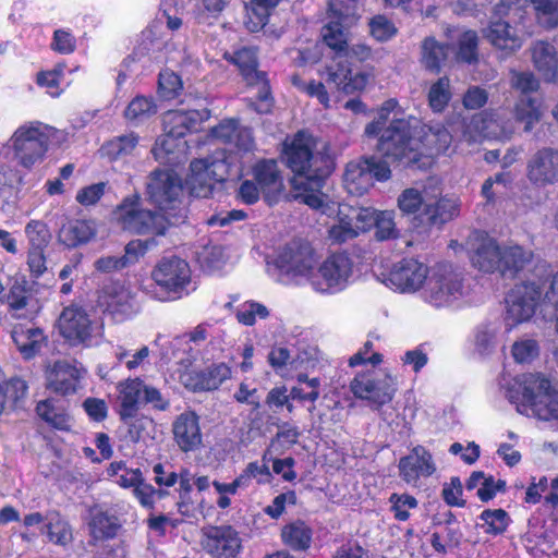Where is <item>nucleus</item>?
Masks as SVG:
<instances>
[{"label": "nucleus", "mask_w": 558, "mask_h": 558, "mask_svg": "<svg viewBox=\"0 0 558 558\" xmlns=\"http://www.w3.org/2000/svg\"><path fill=\"white\" fill-rule=\"evenodd\" d=\"M398 104L389 99L378 110L377 118L365 126L367 137H378L377 150L386 158L405 167L428 168L434 157L445 153L452 135L442 128L429 129L424 140L411 135L408 120L398 118Z\"/></svg>", "instance_id": "obj_1"}, {"label": "nucleus", "mask_w": 558, "mask_h": 558, "mask_svg": "<svg viewBox=\"0 0 558 558\" xmlns=\"http://www.w3.org/2000/svg\"><path fill=\"white\" fill-rule=\"evenodd\" d=\"M180 177L172 170H156L148 179L146 194L159 211L145 210L140 207L137 195L126 197L113 211V219L123 229L137 234H163L172 223L175 209L182 195Z\"/></svg>", "instance_id": "obj_2"}, {"label": "nucleus", "mask_w": 558, "mask_h": 558, "mask_svg": "<svg viewBox=\"0 0 558 558\" xmlns=\"http://www.w3.org/2000/svg\"><path fill=\"white\" fill-rule=\"evenodd\" d=\"M288 167L294 172L291 184L299 191L294 197L312 208L324 205L320 193L325 179L332 171V160L325 143H317L306 132H299L286 146Z\"/></svg>", "instance_id": "obj_3"}, {"label": "nucleus", "mask_w": 558, "mask_h": 558, "mask_svg": "<svg viewBox=\"0 0 558 558\" xmlns=\"http://www.w3.org/2000/svg\"><path fill=\"white\" fill-rule=\"evenodd\" d=\"M441 180L428 178L424 183L403 190L397 206L402 215L414 216L420 222L444 225L459 216L461 203L458 197L444 196Z\"/></svg>", "instance_id": "obj_4"}, {"label": "nucleus", "mask_w": 558, "mask_h": 558, "mask_svg": "<svg viewBox=\"0 0 558 558\" xmlns=\"http://www.w3.org/2000/svg\"><path fill=\"white\" fill-rule=\"evenodd\" d=\"M506 397L522 415L545 422L558 420V385L542 374L513 377L506 386Z\"/></svg>", "instance_id": "obj_5"}, {"label": "nucleus", "mask_w": 558, "mask_h": 558, "mask_svg": "<svg viewBox=\"0 0 558 558\" xmlns=\"http://www.w3.org/2000/svg\"><path fill=\"white\" fill-rule=\"evenodd\" d=\"M316 264L317 255L310 243L292 241L278 251L269 263V271L283 284L311 286Z\"/></svg>", "instance_id": "obj_6"}, {"label": "nucleus", "mask_w": 558, "mask_h": 558, "mask_svg": "<svg viewBox=\"0 0 558 558\" xmlns=\"http://www.w3.org/2000/svg\"><path fill=\"white\" fill-rule=\"evenodd\" d=\"M53 132V128L40 121L25 122L12 133L5 146L21 167L32 169L44 160Z\"/></svg>", "instance_id": "obj_7"}, {"label": "nucleus", "mask_w": 558, "mask_h": 558, "mask_svg": "<svg viewBox=\"0 0 558 558\" xmlns=\"http://www.w3.org/2000/svg\"><path fill=\"white\" fill-rule=\"evenodd\" d=\"M233 157L223 149H216L206 158L191 162L187 187L196 197H208L217 182L227 180L231 172Z\"/></svg>", "instance_id": "obj_8"}, {"label": "nucleus", "mask_w": 558, "mask_h": 558, "mask_svg": "<svg viewBox=\"0 0 558 558\" xmlns=\"http://www.w3.org/2000/svg\"><path fill=\"white\" fill-rule=\"evenodd\" d=\"M461 277L448 265L430 268L429 278L423 287L422 299L440 308L458 304L465 296Z\"/></svg>", "instance_id": "obj_9"}, {"label": "nucleus", "mask_w": 558, "mask_h": 558, "mask_svg": "<svg viewBox=\"0 0 558 558\" xmlns=\"http://www.w3.org/2000/svg\"><path fill=\"white\" fill-rule=\"evenodd\" d=\"M465 250L472 265L484 272L499 271L500 265H508V258L523 260V254L517 247H501L493 238L474 231L468 238Z\"/></svg>", "instance_id": "obj_10"}, {"label": "nucleus", "mask_w": 558, "mask_h": 558, "mask_svg": "<svg viewBox=\"0 0 558 558\" xmlns=\"http://www.w3.org/2000/svg\"><path fill=\"white\" fill-rule=\"evenodd\" d=\"M151 278L165 292L163 301L179 300L196 289L189 264L177 256L162 258L154 268Z\"/></svg>", "instance_id": "obj_11"}, {"label": "nucleus", "mask_w": 558, "mask_h": 558, "mask_svg": "<svg viewBox=\"0 0 558 558\" xmlns=\"http://www.w3.org/2000/svg\"><path fill=\"white\" fill-rule=\"evenodd\" d=\"M353 262L343 253L331 254L316 264L311 288L319 294L332 295L343 291L352 281Z\"/></svg>", "instance_id": "obj_12"}, {"label": "nucleus", "mask_w": 558, "mask_h": 558, "mask_svg": "<svg viewBox=\"0 0 558 558\" xmlns=\"http://www.w3.org/2000/svg\"><path fill=\"white\" fill-rule=\"evenodd\" d=\"M541 295V286L534 281L515 284L510 290L506 298L505 314V325L508 332L534 316Z\"/></svg>", "instance_id": "obj_13"}, {"label": "nucleus", "mask_w": 558, "mask_h": 558, "mask_svg": "<svg viewBox=\"0 0 558 558\" xmlns=\"http://www.w3.org/2000/svg\"><path fill=\"white\" fill-rule=\"evenodd\" d=\"M391 177V170L387 161L375 157L351 161L344 172V187L349 194L361 196L374 184V180L387 181Z\"/></svg>", "instance_id": "obj_14"}, {"label": "nucleus", "mask_w": 558, "mask_h": 558, "mask_svg": "<svg viewBox=\"0 0 558 558\" xmlns=\"http://www.w3.org/2000/svg\"><path fill=\"white\" fill-rule=\"evenodd\" d=\"M322 196L324 205L318 209L328 216L336 214L328 230L329 239L332 242L344 243L364 232L363 222L360 221L361 208L329 202L328 196L323 193Z\"/></svg>", "instance_id": "obj_15"}, {"label": "nucleus", "mask_w": 558, "mask_h": 558, "mask_svg": "<svg viewBox=\"0 0 558 558\" xmlns=\"http://www.w3.org/2000/svg\"><path fill=\"white\" fill-rule=\"evenodd\" d=\"M351 391L356 398L383 405L392 400L397 391V380L383 371L361 373L351 381Z\"/></svg>", "instance_id": "obj_16"}, {"label": "nucleus", "mask_w": 558, "mask_h": 558, "mask_svg": "<svg viewBox=\"0 0 558 558\" xmlns=\"http://www.w3.org/2000/svg\"><path fill=\"white\" fill-rule=\"evenodd\" d=\"M98 306L116 322L126 320L140 310L132 287L118 281L104 286L98 296Z\"/></svg>", "instance_id": "obj_17"}, {"label": "nucleus", "mask_w": 558, "mask_h": 558, "mask_svg": "<svg viewBox=\"0 0 558 558\" xmlns=\"http://www.w3.org/2000/svg\"><path fill=\"white\" fill-rule=\"evenodd\" d=\"M60 333L73 344L92 343L101 335V326L93 323L86 312L75 305L65 307L58 320Z\"/></svg>", "instance_id": "obj_18"}, {"label": "nucleus", "mask_w": 558, "mask_h": 558, "mask_svg": "<svg viewBox=\"0 0 558 558\" xmlns=\"http://www.w3.org/2000/svg\"><path fill=\"white\" fill-rule=\"evenodd\" d=\"M430 269L415 258H403L398 262L388 276V286L402 293L421 290L429 278Z\"/></svg>", "instance_id": "obj_19"}, {"label": "nucleus", "mask_w": 558, "mask_h": 558, "mask_svg": "<svg viewBox=\"0 0 558 558\" xmlns=\"http://www.w3.org/2000/svg\"><path fill=\"white\" fill-rule=\"evenodd\" d=\"M228 60L233 62L240 69L248 84L260 85L259 101L255 110L259 113H267L271 108V98L269 87L265 80V74L257 71V54L254 48H242L232 56H227Z\"/></svg>", "instance_id": "obj_20"}, {"label": "nucleus", "mask_w": 558, "mask_h": 558, "mask_svg": "<svg viewBox=\"0 0 558 558\" xmlns=\"http://www.w3.org/2000/svg\"><path fill=\"white\" fill-rule=\"evenodd\" d=\"M318 74L326 83L333 84L337 89L345 94L364 90L373 78L371 71L353 72L341 60H333L331 64L319 69Z\"/></svg>", "instance_id": "obj_21"}, {"label": "nucleus", "mask_w": 558, "mask_h": 558, "mask_svg": "<svg viewBox=\"0 0 558 558\" xmlns=\"http://www.w3.org/2000/svg\"><path fill=\"white\" fill-rule=\"evenodd\" d=\"M526 178L536 187L558 183V149L542 147L534 151L526 162Z\"/></svg>", "instance_id": "obj_22"}, {"label": "nucleus", "mask_w": 558, "mask_h": 558, "mask_svg": "<svg viewBox=\"0 0 558 558\" xmlns=\"http://www.w3.org/2000/svg\"><path fill=\"white\" fill-rule=\"evenodd\" d=\"M201 544L204 550L217 558H234L242 547L239 533L230 525L204 527Z\"/></svg>", "instance_id": "obj_23"}, {"label": "nucleus", "mask_w": 558, "mask_h": 558, "mask_svg": "<svg viewBox=\"0 0 558 558\" xmlns=\"http://www.w3.org/2000/svg\"><path fill=\"white\" fill-rule=\"evenodd\" d=\"M253 180L260 187L266 204L272 206L284 193V180L278 162L274 159H263L252 167Z\"/></svg>", "instance_id": "obj_24"}, {"label": "nucleus", "mask_w": 558, "mask_h": 558, "mask_svg": "<svg viewBox=\"0 0 558 558\" xmlns=\"http://www.w3.org/2000/svg\"><path fill=\"white\" fill-rule=\"evenodd\" d=\"M398 469L400 477L412 486H417L422 477H429L437 471L433 454L420 445L399 460Z\"/></svg>", "instance_id": "obj_25"}, {"label": "nucleus", "mask_w": 558, "mask_h": 558, "mask_svg": "<svg viewBox=\"0 0 558 558\" xmlns=\"http://www.w3.org/2000/svg\"><path fill=\"white\" fill-rule=\"evenodd\" d=\"M209 116L207 109L169 110L162 117L163 131L184 140L186 134L197 131Z\"/></svg>", "instance_id": "obj_26"}, {"label": "nucleus", "mask_w": 558, "mask_h": 558, "mask_svg": "<svg viewBox=\"0 0 558 558\" xmlns=\"http://www.w3.org/2000/svg\"><path fill=\"white\" fill-rule=\"evenodd\" d=\"M485 38L490 45L499 50L505 57H508L520 50L524 43L521 32L510 25L508 21L497 20L490 21L484 31Z\"/></svg>", "instance_id": "obj_27"}, {"label": "nucleus", "mask_w": 558, "mask_h": 558, "mask_svg": "<svg viewBox=\"0 0 558 558\" xmlns=\"http://www.w3.org/2000/svg\"><path fill=\"white\" fill-rule=\"evenodd\" d=\"M117 389L120 418L131 429L136 428L134 421L138 404L143 402L144 381L140 378L126 379L119 383Z\"/></svg>", "instance_id": "obj_28"}, {"label": "nucleus", "mask_w": 558, "mask_h": 558, "mask_svg": "<svg viewBox=\"0 0 558 558\" xmlns=\"http://www.w3.org/2000/svg\"><path fill=\"white\" fill-rule=\"evenodd\" d=\"M172 433L174 441L184 452L196 450L202 445L199 417L193 411H185L175 417Z\"/></svg>", "instance_id": "obj_29"}, {"label": "nucleus", "mask_w": 558, "mask_h": 558, "mask_svg": "<svg viewBox=\"0 0 558 558\" xmlns=\"http://www.w3.org/2000/svg\"><path fill=\"white\" fill-rule=\"evenodd\" d=\"M395 210H377L374 208H361L360 221L363 222L362 229L368 231L375 227V236L380 240H391L399 236V230L396 226Z\"/></svg>", "instance_id": "obj_30"}, {"label": "nucleus", "mask_w": 558, "mask_h": 558, "mask_svg": "<svg viewBox=\"0 0 558 558\" xmlns=\"http://www.w3.org/2000/svg\"><path fill=\"white\" fill-rule=\"evenodd\" d=\"M81 369L68 361H57L47 371L48 387L62 395L75 392Z\"/></svg>", "instance_id": "obj_31"}, {"label": "nucleus", "mask_w": 558, "mask_h": 558, "mask_svg": "<svg viewBox=\"0 0 558 558\" xmlns=\"http://www.w3.org/2000/svg\"><path fill=\"white\" fill-rule=\"evenodd\" d=\"M209 136L213 140L233 144L243 151H250L254 147L251 130L240 126L235 119L222 120L218 125L211 129Z\"/></svg>", "instance_id": "obj_32"}, {"label": "nucleus", "mask_w": 558, "mask_h": 558, "mask_svg": "<svg viewBox=\"0 0 558 558\" xmlns=\"http://www.w3.org/2000/svg\"><path fill=\"white\" fill-rule=\"evenodd\" d=\"M531 58L535 69L546 82L558 78V53L548 41L537 40L531 46Z\"/></svg>", "instance_id": "obj_33"}, {"label": "nucleus", "mask_w": 558, "mask_h": 558, "mask_svg": "<svg viewBox=\"0 0 558 558\" xmlns=\"http://www.w3.org/2000/svg\"><path fill=\"white\" fill-rule=\"evenodd\" d=\"M500 137H507V135L499 130L497 121L486 113L474 116L468 123L463 124L462 138L469 144L485 138Z\"/></svg>", "instance_id": "obj_34"}, {"label": "nucleus", "mask_w": 558, "mask_h": 558, "mask_svg": "<svg viewBox=\"0 0 558 558\" xmlns=\"http://www.w3.org/2000/svg\"><path fill=\"white\" fill-rule=\"evenodd\" d=\"M187 142L179 136L170 135L163 131L153 148L155 158L163 163H179L187 154Z\"/></svg>", "instance_id": "obj_35"}, {"label": "nucleus", "mask_w": 558, "mask_h": 558, "mask_svg": "<svg viewBox=\"0 0 558 558\" xmlns=\"http://www.w3.org/2000/svg\"><path fill=\"white\" fill-rule=\"evenodd\" d=\"M96 225L92 220H72L59 231V241L68 247H76L89 242L96 235Z\"/></svg>", "instance_id": "obj_36"}, {"label": "nucleus", "mask_w": 558, "mask_h": 558, "mask_svg": "<svg viewBox=\"0 0 558 558\" xmlns=\"http://www.w3.org/2000/svg\"><path fill=\"white\" fill-rule=\"evenodd\" d=\"M122 527L119 519L100 509H93L88 521L90 536L96 541L112 539Z\"/></svg>", "instance_id": "obj_37"}, {"label": "nucleus", "mask_w": 558, "mask_h": 558, "mask_svg": "<svg viewBox=\"0 0 558 558\" xmlns=\"http://www.w3.org/2000/svg\"><path fill=\"white\" fill-rule=\"evenodd\" d=\"M11 336L24 359L33 357L44 342L43 331L27 325L14 326Z\"/></svg>", "instance_id": "obj_38"}, {"label": "nucleus", "mask_w": 558, "mask_h": 558, "mask_svg": "<svg viewBox=\"0 0 558 558\" xmlns=\"http://www.w3.org/2000/svg\"><path fill=\"white\" fill-rule=\"evenodd\" d=\"M518 122L524 124V131L531 132L543 116V101L532 96H521L513 108Z\"/></svg>", "instance_id": "obj_39"}, {"label": "nucleus", "mask_w": 558, "mask_h": 558, "mask_svg": "<svg viewBox=\"0 0 558 558\" xmlns=\"http://www.w3.org/2000/svg\"><path fill=\"white\" fill-rule=\"evenodd\" d=\"M37 415L50 426L68 430L71 427V416L59 402L47 399L39 401L36 407Z\"/></svg>", "instance_id": "obj_40"}, {"label": "nucleus", "mask_w": 558, "mask_h": 558, "mask_svg": "<svg viewBox=\"0 0 558 558\" xmlns=\"http://www.w3.org/2000/svg\"><path fill=\"white\" fill-rule=\"evenodd\" d=\"M193 357L187 355L186 357L181 359L175 368L172 372V378L178 380L182 386L186 389L197 392L205 391L204 381V371H196L192 367Z\"/></svg>", "instance_id": "obj_41"}, {"label": "nucleus", "mask_w": 558, "mask_h": 558, "mask_svg": "<svg viewBox=\"0 0 558 558\" xmlns=\"http://www.w3.org/2000/svg\"><path fill=\"white\" fill-rule=\"evenodd\" d=\"M501 333L499 320L485 322L474 332V348L481 355L490 354L497 347Z\"/></svg>", "instance_id": "obj_42"}, {"label": "nucleus", "mask_w": 558, "mask_h": 558, "mask_svg": "<svg viewBox=\"0 0 558 558\" xmlns=\"http://www.w3.org/2000/svg\"><path fill=\"white\" fill-rule=\"evenodd\" d=\"M281 539L293 550H304L311 545L312 530L303 521H294L282 527Z\"/></svg>", "instance_id": "obj_43"}, {"label": "nucleus", "mask_w": 558, "mask_h": 558, "mask_svg": "<svg viewBox=\"0 0 558 558\" xmlns=\"http://www.w3.org/2000/svg\"><path fill=\"white\" fill-rule=\"evenodd\" d=\"M448 54V46L438 43L434 37L424 39L421 46V62L430 71H439Z\"/></svg>", "instance_id": "obj_44"}, {"label": "nucleus", "mask_w": 558, "mask_h": 558, "mask_svg": "<svg viewBox=\"0 0 558 558\" xmlns=\"http://www.w3.org/2000/svg\"><path fill=\"white\" fill-rule=\"evenodd\" d=\"M278 4V0H251L246 7V25L250 31L262 29L268 21L271 10Z\"/></svg>", "instance_id": "obj_45"}, {"label": "nucleus", "mask_w": 558, "mask_h": 558, "mask_svg": "<svg viewBox=\"0 0 558 558\" xmlns=\"http://www.w3.org/2000/svg\"><path fill=\"white\" fill-rule=\"evenodd\" d=\"M341 20L333 19L323 28V39L328 47L339 53L338 58L342 57V51L348 44V27Z\"/></svg>", "instance_id": "obj_46"}, {"label": "nucleus", "mask_w": 558, "mask_h": 558, "mask_svg": "<svg viewBox=\"0 0 558 558\" xmlns=\"http://www.w3.org/2000/svg\"><path fill=\"white\" fill-rule=\"evenodd\" d=\"M107 475L123 488H134L143 478L140 469H130L123 461L111 462L107 469Z\"/></svg>", "instance_id": "obj_47"}, {"label": "nucleus", "mask_w": 558, "mask_h": 558, "mask_svg": "<svg viewBox=\"0 0 558 558\" xmlns=\"http://www.w3.org/2000/svg\"><path fill=\"white\" fill-rule=\"evenodd\" d=\"M45 527L49 541L57 545L64 546L73 539L70 524L59 513H51Z\"/></svg>", "instance_id": "obj_48"}, {"label": "nucleus", "mask_w": 558, "mask_h": 558, "mask_svg": "<svg viewBox=\"0 0 558 558\" xmlns=\"http://www.w3.org/2000/svg\"><path fill=\"white\" fill-rule=\"evenodd\" d=\"M156 113L157 105L153 98L146 96H136L125 108L124 117L129 121L142 122Z\"/></svg>", "instance_id": "obj_49"}, {"label": "nucleus", "mask_w": 558, "mask_h": 558, "mask_svg": "<svg viewBox=\"0 0 558 558\" xmlns=\"http://www.w3.org/2000/svg\"><path fill=\"white\" fill-rule=\"evenodd\" d=\"M512 180L513 178L509 172L497 173L485 180L481 194L488 203H494L498 197L506 194Z\"/></svg>", "instance_id": "obj_50"}, {"label": "nucleus", "mask_w": 558, "mask_h": 558, "mask_svg": "<svg viewBox=\"0 0 558 558\" xmlns=\"http://www.w3.org/2000/svg\"><path fill=\"white\" fill-rule=\"evenodd\" d=\"M138 144V136L131 132L107 142L102 149L111 159H118L133 153Z\"/></svg>", "instance_id": "obj_51"}, {"label": "nucleus", "mask_w": 558, "mask_h": 558, "mask_svg": "<svg viewBox=\"0 0 558 558\" xmlns=\"http://www.w3.org/2000/svg\"><path fill=\"white\" fill-rule=\"evenodd\" d=\"M319 386L320 383L318 378L310 379L306 375L300 374L298 376V385L290 390L291 399L314 403L319 397Z\"/></svg>", "instance_id": "obj_52"}, {"label": "nucleus", "mask_w": 558, "mask_h": 558, "mask_svg": "<svg viewBox=\"0 0 558 558\" xmlns=\"http://www.w3.org/2000/svg\"><path fill=\"white\" fill-rule=\"evenodd\" d=\"M478 519L482 521L480 527L492 535L502 533L509 524L508 513L502 509L485 510Z\"/></svg>", "instance_id": "obj_53"}, {"label": "nucleus", "mask_w": 558, "mask_h": 558, "mask_svg": "<svg viewBox=\"0 0 558 558\" xmlns=\"http://www.w3.org/2000/svg\"><path fill=\"white\" fill-rule=\"evenodd\" d=\"M451 99L450 80L447 76L435 82L428 92V102L433 111H442Z\"/></svg>", "instance_id": "obj_54"}, {"label": "nucleus", "mask_w": 558, "mask_h": 558, "mask_svg": "<svg viewBox=\"0 0 558 558\" xmlns=\"http://www.w3.org/2000/svg\"><path fill=\"white\" fill-rule=\"evenodd\" d=\"M182 0H161L160 20L166 22L167 28L175 32L181 28L183 21Z\"/></svg>", "instance_id": "obj_55"}, {"label": "nucleus", "mask_w": 558, "mask_h": 558, "mask_svg": "<svg viewBox=\"0 0 558 558\" xmlns=\"http://www.w3.org/2000/svg\"><path fill=\"white\" fill-rule=\"evenodd\" d=\"M28 248L45 250L50 241V232L41 220H31L25 226Z\"/></svg>", "instance_id": "obj_56"}, {"label": "nucleus", "mask_w": 558, "mask_h": 558, "mask_svg": "<svg viewBox=\"0 0 558 558\" xmlns=\"http://www.w3.org/2000/svg\"><path fill=\"white\" fill-rule=\"evenodd\" d=\"M230 0H201L196 7L195 19L199 24H211L216 21Z\"/></svg>", "instance_id": "obj_57"}, {"label": "nucleus", "mask_w": 558, "mask_h": 558, "mask_svg": "<svg viewBox=\"0 0 558 558\" xmlns=\"http://www.w3.org/2000/svg\"><path fill=\"white\" fill-rule=\"evenodd\" d=\"M539 354V345L536 340L522 338L511 347V355L517 363H531Z\"/></svg>", "instance_id": "obj_58"}, {"label": "nucleus", "mask_w": 558, "mask_h": 558, "mask_svg": "<svg viewBox=\"0 0 558 558\" xmlns=\"http://www.w3.org/2000/svg\"><path fill=\"white\" fill-rule=\"evenodd\" d=\"M31 299V287L28 281L23 277L15 280L10 289L8 302L11 310L17 312L27 307Z\"/></svg>", "instance_id": "obj_59"}, {"label": "nucleus", "mask_w": 558, "mask_h": 558, "mask_svg": "<svg viewBox=\"0 0 558 558\" xmlns=\"http://www.w3.org/2000/svg\"><path fill=\"white\" fill-rule=\"evenodd\" d=\"M356 0H329L330 16L341 20L345 25H352L356 21Z\"/></svg>", "instance_id": "obj_60"}, {"label": "nucleus", "mask_w": 558, "mask_h": 558, "mask_svg": "<svg viewBox=\"0 0 558 558\" xmlns=\"http://www.w3.org/2000/svg\"><path fill=\"white\" fill-rule=\"evenodd\" d=\"M478 37L474 31H465L459 37L457 57L459 60L472 63L477 60Z\"/></svg>", "instance_id": "obj_61"}, {"label": "nucleus", "mask_w": 558, "mask_h": 558, "mask_svg": "<svg viewBox=\"0 0 558 558\" xmlns=\"http://www.w3.org/2000/svg\"><path fill=\"white\" fill-rule=\"evenodd\" d=\"M205 391L218 389L223 381L231 377V368L226 363H217L204 369Z\"/></svg>", "instance_id": "obj_62"}, {"label": "nucleus", "mask_w": 558, "mask_h": 558, "mask_svg": "<svg viewBox=\"0 0 558 558\" xmlns=\"http://www.w3.org/2000/svg\"><path fill=\"white\" fill-rule=\"evenodd\" d=\"M158 85L160 96L167 100L175 98L183 88L180 76L170 70L160 72Z\"/></svg>", "instance_id": "obj_63"}, {"label": "nucleus", "mask_w": 558, "mask_h": 558, "mask_svg": "<svg viewBox=\"0 0 558 558\" xmlns=\"http://www.w3.org/2000/svg\"><path fill=\"white\" fill-rule=\"evenodd\" d=\"M269 312L265 305L254 301L245 302L236 310L239 323L245 326L254 325L257 318H266Z\"/></svg>", "instance_id": "obj_64"}]
</instances>
